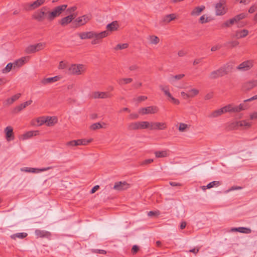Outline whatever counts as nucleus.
<instances>
[{"label": "nucleus", "mask_w": 257, "mask_h": 257, "mask_svg": "<svg viewBox=\"0 0 257 257\" xmlns=\"http://www.w3.org/2000/svg\"><path fill=\"white\" fill-rule=\"evenodd\" d=\"M138 122H139V130L149 128V121H142Z\"/></svg>", "instance_id": "2f4dec72"}, {"label": "nucleus", "mask_w": 257, "mask_h": 257, "mask_svg": "<svg viewBox=\"0 0 257 257\" xmlns=\"http://www.w3.org/2000/svg\"><path fill=\"white\" fill-rule=\"evenodd\" d=\"M57 121V119L56 117H46V123L47 125L49 126L54 125Z\"/></svg>", "instance_id": "a878e982"}, {"label": "nucleus", "mask_w": 257, "mask_h": 257, "mask_svg": "<svg viewBox=\"0 0 257 257\" xmlns=\"http://www.w3.org/2000/svg\"><path fill=\"white\" fill-rule=\"evenodd\" d=\"M67 5H63L55 8L52 12H47V19L49 21H53L55 18L59 16L62 12L67 8Z\"/></svg>", "instance_id": "7ed1b4c3"}, {"label": "nucleus", "mask_w": 257, "mask_h": 257, "mask_svg": "<svg viewBox=\"0 0 257 257\" xmlns=\"http://www.w3.org/2000/svg\"><path fill=\"white\" fill-rule=\"evenodd\" d=\"M158 111V107L156 106L153 105L140 108L139 110V113L142 115H145L157 113Z\"/></svg>", "instance_id": "423d86ee"}, {"label": "nucleus", "mask_w": 257, "mask_h": 257, "mask_svg": "<svg viewBox=\"0 0 257 257\" xmlns=\"http://www.w3.org/2000/svg\"><path fill=\"white\" fill-rule=\"evenodd\" d=\"M39 134L38 131H30L23 135V140L28 139L33 136H35Z\"/></svg>", "instance_id": "7c9ffc66"}, {"label": "nucleus", "mask_w": 257, "mask_h": 257, "mask_svg": "<svg viewBox=\"0 0 257 257\" xmlns=\"http://www.w3.org/2000/svg\"><path fill=\"white\" fill-rule=\"evenodd\" d=\"M66 145L68 147L76 146L75 140L71 141L66 143Z\"/></svg>", "instance_id": "69168bd1"}, {"label": "nucleus", "mask_w": 257, "mask_h": 257, "mask_svg": "<svg viewBox=\"0 0 257 257\" xmlns=\"http://www.w3.org/2000/svg\"><path fill=\"white\" fill-rule=\"evenodd\" d=\"M75 16H74L73 14H70V15L66 17L62 18L60 21V24L62 26H65L68 25V24L72 22V21L75 18Z\"/></svg>", "instance_id": "a211bd4d"}, {"label": "nucleus", "mask_w": 257, "mask_h": 257, "mask_svg": "<svg viewBox=\"0 0 257 257\" xmlns=\"http://www.w3.org/2000/svg\"><path fill=\"white\" fill-rule=\"evenodd\" d=\"M223 113V110L221 108L220 109H219L218 110H215L214 111H213L212 113L211 116L213 117H218V116H220V115H221Z\"/></svg>", "instance_id": "c03bdc74"}, {"label": "nucleus", "mask_w": 257, "mask_h": 257, "mask_svg": "<svg viewBox=\"0 0 257 257\" xmlns=\"http://www.w3.org/2000/svg\"><path fill=\"white\" fill-rule=\"evenodd\" d=\"M189 125L184 123H180L179 126V131L181 132H183L185 130L189 127Z\"/></svg>", "instance_id": "603ef678"}, {"label": "nucleus", "mask_w": 257, "mask_h": 257, "mask_svg": "<svg viewBox=\"0 0 257 257\" xmlns=\"http://www.w3.org/2000/svg\"><path fill=\"white\" fill-rule=\"evenodd\" d=\"M87 34L88 39H93L91 41V44L95 45L100 43L101 40L108 36L109 33L108 31H104L100 33L89 31L87 32Z\"/></svg>", "instance_id": "f257e3e1"}, {"label": "nucleus", "mask_w": 257, "mask_h": 257, "mask_svg": "<svg viewBox=\"0 0 257 257\" xmlns=\"http://www.w3.org/2000/svg\"><path fill=\"white\" fill-rule=\"evenodd\" d=\"M28 234L26 232L17 233L11 236V238L16 239L17 238L23 239L26 237Z\"/></svg>", "instance_id": "473e14b6"}, {"label": "nucleus", "mask_w": 257, "mask_h": 257, "mask_svg": "<svg viewBox=\"0 0 257 257\" xmlns=\"http://www.w3.org/2000/svg\"><path fill=\"white\" fill-rule=\"evenodd\" d=\"M238 109L239 112L247 109L249 107V105L246 103V102H244V101H243V103H240L238 106Z\"/></svg>", "instance_id": "8fccbe9b"}, {"label": "nucleus", "mask_w": 257, "mask_h": 257, "mask_svg": "<svg viewBox=\"0 0 257 257\" xmlns=\"http://www.w3.org/2000/svg\"><path fill=\"white\" fill-rule=\"evenodd\" d=\"M77 35L81 40L88 39L87 32L80 33Z\"/></svg>", "instance_id": "5fc2aeb1"}, {"label": "nucleus", "mask_w": 257, "mask_h": 257, "mask_svg": "<svg viewBox=\"0 0 257 257\" xmlns=\"http://www.w3.org/2000/svg\"><path fill=\"white\" fill-rule=\"evenodd\" d=\"M239 127L248 128L251 126V123L246 120H243L239 121Z\"/></svg>", "instance_id": "4c0bfd02"}, {"label": "nucleus", "mask_w": 257, "mask_h": 257, "mask_svg": "<svg viewBox=\"0 0 257 257\" xmlns=\"http://www.w3.org/2000/svg\"><path fill=\"white\" fill-rule=\"evenodd\" d=\"M130 187L129 184L126 182H116L113 186V189L118 191H123L128 189Z\"/></svg>", "instance_id": "ddd939ff"}, {"label": "nucleus", "mask_w": 257, "mask_h": 257, "mask_svg": "<svg viewBox=\"0 0 257 257\" xmlns=\"http://www.w3.org/2000/svg\"><path fill=\"white\" fill-rule=\"evenodd\" d=\"M25 52L27 54H32L37 52L34 45H30L27 47L25 50Z\"/></svg>", "instance_id": "58836bf2"}, {"label": "nucleus", "mask_w": 257, "mask_h": 257, "mask_svg": "<svg viewBox=\"0 0 257 257\" xmlns=\"http://www.w3.org/2000/svg\"><path fill=\"white\" fill-rule=\"evenodd\" d=\"M234 23H237L235 19L233 17L232 19H229V20L226 21L222 24L223 27H229L231 25H233Z\"/></svg>", "instance_id": "c9c22d12"}, {"label": "nucleus", "mask_w": 257, "mask_h": 257, "mask_svg": "<svg viewBox=\"0 0 257 257\" xmlns=\"http://www.w3.org/2000/svg\"><path fill=\"white\" fill-rule=\"evenodd\" d=\"M170 100L172 101L175 104L178 105L180 103V101L178 99H176L175 98L172 96L170 99Z\"/></svg>", "instance_id": "338daca9"}, {"label": "nucleus", "mask_w": 257, "mask_h": 257, "mask_svg": "<svg viewBox=\"0 0 257 257\" xmlns=\"http://www.w3.org/2000/svg\"><path fill=\"white\" fill-rule=\"evenodd\" d=\"M253 61L252 60H247L240 64L236 69L240 71H246L250 70L253 67Z\"/></svg>", "instance_id": "6e6552de"}, {"label": "nucleus", "mask_w": 257, "mask_h": 257, "mask_svg": "<svg viewBox=\"0 0 257 257\" xmlns=\"http://www.w3.org/2000/svg\"><path fill=\"white\" fill-rule=\"evenodd\" d=\"M205 9L204 6L195 7L191 12V15L192 16H198Z\"/></svg>", "instance_id": "aec40b11"}, {"label": "nucleus", "mask_w": 257, "mask_h": 257, "mask_svg": "<svg viewBox=\"0 0 257 257\" xmlns=\"http://www.w3.org/2000/svg\"><path fill=\"white\" fill-rule=\"evenodd\" d=\"M13 67V64L12 63H8L6 67L3 70L2 72L3 73H7L9 72Z\"/></svg>", "instance_id": "a18cd8bd"}, {"label": "nucleus", "mask_w": 257, "mask_h": 257, "mask_svg": "<svg viewBox=\"0 0 257 257\" xmlns=\"http://www.w3.org/2000/svg\"><path fill=\"white\" fill-rule=\"evenodd\" d=\"M76 146H85L88 144L92 141L91 139L86 140V139H79L75 140Z\"/></svg>", "instance_id": "c85d7f7f"}, {"label": "nucleus", "mask_w": 257, "mask_h": 257, "mask_svg": "<svg viewBox=\"0 0 257 257\" xmlns=\"http://www.w3.org/2000/svg\"><path fill=\"white\" fill-rule=\"evenodd\" d=\"M250 119L251 120L257 119V112L251 113L249 115Z\"/></svg>", "instance_id": "774afa93"}, {"label": "nucleus", "mask_w": 257, "mask_h": 257, "mask_svg": "<svg viewBox=\"0 0 257 257\" xmlns=\"http://www.w3.org/2000/svg\"><path fill=\"white\" fill-rule=\"evenodd\" d=\"M34 45L36 47V52H38L44 49V48L46 47V43H39Z\"/></svg>", "instance_id": "ea45409f"}, {"label": "nucleus", "mask_w": 257, "mask_h": 257, "mask_svg": "<svg viewBox=\"0 0 257 257\" xmlns=\"http://www.w3.org/2000/svg\"><path fill=\"white\" fill-rule=\"evenodd\" d=\"M199 93V91L195 88L188 91V94L190 97H193Z\"/></svg>", "instance_id": "09e8293b"}, {"label": "nucleus", "mask_w": 257, "mask_h": 257, "mask_svg": "<svg viewBox=\"0 0 257 257\" xmlns=\"http://www.w3.org/2000/svg\"><path fill=\"white\" fill-rule=\"evenodd\" d=\"M91 18L90 15H85L77 18L74 21L76 27L83 26L88 22Z\"/></svg>", "instance_id": "9d476101"}, {"label": "nucleus", "mask_w": 257, "mask_h": 257, "mask_svg": "<svg viewBox=\"0 0 257 257\" xmlns=\"http://www.w3.org/2000/svg\"><path fill=\"white\" fill-rule=\"evenodd\" d=\"M21 95V93H18L17 94L13 95L12 97H11V99L13 101V102H14L15 101L18 100L20 97Z\"/></svg>", "instance_id": "0e129e2a"}, {"label": "nucleus", "mask_w": 257, "mask_h": 257, "mask_svg": "<svg viewBox=\"0 0 257 257\" xmlns=\"http://www.w3.org/2000/svg\"><path fill=\"white\" fill-rule=\"evenodd\" d=\"M229 128L231 130H237L239 127V121H236L231 122L229 125Z\"/></svg>", "instance_id": "79ce46f5"}, {"label": "nucleus", "mask_w": 257, "mask_h": 257, "mask_svg": "<svg viewBox=\"0 0 257 257\" xmlns=\"http://www.w3.org/2000/svg\"><path fill=\"white\" fill-rule=\"evenodd\" d=\"M67 68V62L62 61L60 62L59 65L58 66V69H64Z\"/></svg>", "instance_id": "6e6d98bb"}, {"label": "nucleus", "mask_w": 257, "mask_h": 257, "mask_svg": "<svg viewBox=\"0 0 257 257\" xmlns=\"http://www.w3.org/2000/svg\"><path fill=\"white\" fill-rule=\"evenodd\" d=\"M176 19V16L175 14H171L169 15H167L165 16L163 19L162 21L163 22L166 23H169L171 21L174 20Z\"/></svg>", "instance_id": "4be33fe9"}, {"label": "nucleus", "mask_w": 257, "mask_h": 257, "mask_svg": "<svg viewBox=\"0 0 257 257\" xmlns=\"http://www.w3.org/2000/svg\"><path fill=\"white\" fill-rule=\"evenodd\" d=\"M112 96V94L109 92L94 91L91 94V98L93 99L110 98H111Z\"/></svg>", "instance_id": "0eeeda50"}, {"label": "nucleus", "mask_w": 257, "mask_h": 257, "mask_svg": "<svg viewBox=\"0 0 257 257\" xmlns=\"http://www.w3.org/2000/svg\"><path fill=\"white\" fill-rule=\"evenodd\" d=\"M185 76L183 74H180L175 76L171 75L170 78V81L171 83L174 82L175 81L179 80L183 78Z\"/></svg>", "instance_id": "e433bc0d"}, {"label": "nucleus", "mask_w": 257, "mask_h": 257, "mask_svg": "<svg viewBox=\"0 0 257 257\" xmlns=\"http://www.w3.org/2000/svg\"><path fill=\"white\" fill-rule=\"evenodd\" d=\"M32 103V100H30L27 101L17 106L15 108H14L13 110V112L14 113H17L21 111L22 109L26 108L27 106L30 105Z\"/></svg>", "instance_id": "f3484780"}, {"label": "nucleus", "mask_w": 257, "mask_h": 257, "mask_svg": "<svg viewBox=\"0 0 257 257\" xmlns=\"http://www.w3.org/2000/svg\"><path fill=\"white\" fill-rule=\"evenodd\" d=\"M150 43L152 45H157L160 42V39L155 35H150L148 37Z\"/></svg>", "instance_id": "b1692460"}, {"label": "nucleus", "mask_w": 257, "mask_h": 257, "mask_svg": "<svg viewBox=\"0 0 257 257\" xmlns=\"http://www.w3.org/2000/svg\"><path fill=\"white\" fill-rule=\"evenodd\" d=\"M160 89L164 92V94L167 96L169 99L172 96L169 92L168 86H163V85L160 86Z\"/></svg>", "instance_id": "72a5a7b5"}, {"label": "nucleus", "mask_w": 257, "mask_h": 257, "mask_svg": "<svg viewBox=\"0 0 257 257\" xmlns=\"http://www.w3.org/2000/svg\"><path fill=\"white\" fill-rule=\"evenodd\" d=\"M128 45L127 43L118 44L114 48L115 50H122L127 48Z\"/></svg>", "instance_id": "a19ab883"}, {"label": "nucleus", "mask_w": 257, "mask_h": 257, "mask_svg": "<svg viewBox=\"0 0 257 257\" xmlns=\"http://www.w3.org/2000/svg\"><path fill=\"white\" fill-rule=\"evenodd\" d=\"M248 34L247 30L243 29L240 31H237L234 35V37L237 39H241L246 37Z\"/></svg>", "instance_id": "412c9836"}, {"label": "nucleus", "mask_w": 257, "mask_h": 257, "mask_svg": "<svg viewBox=\"0 0 257 257\" xmlns=\"http://www.w3.org/2000/svg\"><path fill=\"white\" fill-rule=\"evenodd\" d=\"M220 185V183L219 181H212V182L209 183V184H208V185L206 186V187H207V188L210 189L214 186H215V187L219 186Z\"/></svg>", "instance_id": "37998d69"}, {"label": "nucleus", "mask_w": 257, "mask_h": 257, "mask_svg": "<svg viewBox=\"0 0 257 257\" xmlns=\"http://www.w3.org/2000/svg\"><path fill=\"white\" fill-rule=\"evenodd\" d=\"M6 133V138L8 141L14 140L15 139L13 128L11 126H8L5 129Z\"/></svg>", "instance_id": "dca6fc26"}, {"label": "nucleus", "mask_w": 257, "mask_h": 257, "mask_svg": "<svg viewBox=\"0 0 257 257\" xmlns=\"http://www.w3.org/2000/svg\"><path fill=\"white\" fill-rule=\"evenodd\" d=\"M139 122L138 121L133 122L127 124V130L130 131L139 130Z\"/></svg>", "instance_id": "cd10ccee"}, {"label": "nucleus", "mask_w": 257, "mask_h": 257, "mask_svg": "<svg viewBox=\"0 0 257 257\" xmlns=\"http://www.w3.org/2000/svg\"><path fill=\"white\" fill-rule=\"evenodd\" d=\"M85 71L84 65L82 64H72L68 69L67 73L70 75H79Z\"/></svg>", "instance_id": "20e7f679"}, {"label": "nucleus", "mask_w": 257, "mask_h": 257, "mask_svg": "<svg viewBox=\"0 0 257 257\" xmlns=\"http://www.w3.org/2000/svg\"><path fill=\"white\" fill-rule=\"evenodd\" d=\"M35 234L38 237H44L47 236L50 233L44 230L37 229L35 231Z\"/></svg>", "instance_id": "f704fd0d"}, {"label": "nucleus", "mask_w": 257, "mask_h": 257, "mask_svg": "<svg viewBox=\"0 0 257 257\" xmlns=\"http://www.w3.org/2000/svg\"><path fill=\"white\" fill-rule=\"evenodd\" d=\"M59 79L58 76H56L53 77L44 78L41 81L42 84L45 85L48 84L52 83L57 81Z\"/></svg>", "instance_id": "6ab92c4d"}, {"label": "nucleus", "mask_w": 257, "mask_h": 257, "mask_svg": "<svg viewBox=\"0 0 257 257\" xmlns=\"http://www.w3.org/2000/svg\"><path fill=\"white\" fill-rule=\"evenodd\" d=\"M231 67L229 64H226L217 70L212 71L209 76L211 79H215L218 77L227 75L231 70Z\"/></svg>", "instance_id": "f03ea898"}, {"label": "nucleus", "mask_w": 257, "mask_h": 257, "mask_svg": "<svg viewBox=\"0 0 257 257\" xmlns=\"http://www.w3.org/2000/svg\"><path fill=\"white\" fill-rule=\"evenodd\" d=\"M169 151L168 150L156 151L154 154L156 158H165L169 156Z\"/></svg>", "instance_id": "5701e85b"}, {"label": "nucleus", "mask_w": 257, "mask_h": 257, "mask_svg": "<svg viewBox=\"0 0 257 257\" xmlns=\"http://www.w3.org/2000/svg\"><path fill=\"white\" fill-rule=\"evenodd\" d=\"M231 112H239V109L238 106H234L232 104H231Z\"/></svg>", "instance_id": "e2e57ef3"}, {"label": "nucleus", "mask_w": 257, "mask_h": 257, "mask_svg": "<svg viewBox=\"0 0 257 257\" xmlns=\"http://www.w3.org/2000/svg\"><path fill=\"white\" fill-rule=\"evenodd\" d=\"M199 21L201 24L207 23L208 22V17L203 15L200 18Z\"/></svg>", "instance_id": "052dcab7"}, {"label": "nucleus", "mask_w": 257, "mask_h": 257, "mask_svg": "<svg viewBox=\"0 0 257 257\" xmlns=\"http://www.w3.org/2000/svg\"><path fill=\"white\" fill-rule=\"evenodd\" d=\"M132 81L133 79L131 78H120L117 80L118 84L121 86L129 84Z\"/></svg>", "instance_id": "bb28decb"}, {"label": "nucleus", "mask_w": 257, "mask_h": 257, "mask_svg": "<svg viewBox=\"0 0 257 257\" xmlns=\"http://www.w3.org/2000/svg\"><path fill=\"white\" fill-rule=\"evenodd\" d=\"M140 67L139 66L137 65V64H133V65H131L129 67H128V69L131 71H137L139 69Z\"/></svg>", "instance_id": "13d9d810"}, {"label": "nucleus", "mask_w": 257, "mask_h": 257, "mask_svg": "<svg viewBox=\"0 0 257 257\" xmlns=\"http://www.w3.org/2000/svg\"><path fill=\"white\" fill-rule=\"evenodd\" d=\"M102 127L103 126L100 122L94 123L90 126V128L92 130H95Z\"/></svg>", "instance_id": "3c124183"}, {"label": "nucleus", "mask_w": 257, "mask_h": 257, "mask_svg": "<svg viewBox=\"0 0 257 257\" xmlns=\"http://www.w3.org/2000/svg\"><path fill=\"white\" fill-rule=\"evenodd\" d=\"M37 122L39 126L42 125L44 123H46V117H39L37 119Z\"/></svg>", "instance_id": "bf43d9fd"}, {"label": "nucleus", "mask_w": 257, "mask_h": 257, "mask_svg": "<svg viewBox=\"0 0 257 257\" xmlns=\"http://www.w3.org/2000/svg\"><path fill=\"white\" fill-rule=\"evenodd\" d=\"M238 232L241 233H244L246 234H249L251 232V230L249 228H246L244 227H238Z\"/></svg>", "instance_id": "49530a36"}, {"label": "nucleus", "mask_w": 257, "mask_h": 257, "mask_svg": "<svg viewBox=\"0 0 257 257\" xmlns=\"http://www.w3.org/2000/svg\"><path fill=\"white\" fill-rule=\"evenodd\" d=\"M25 58H22L15 61L12 63V64H13V68L15 69L16 68H19L21 67L25 63Z\"/></svg>", "instance_id": "c756f323"}, {"label": "nucleus", "mask_w": 257, "mask_h": 257, "mask_svg": "<svg viewBox=\"0 0 257 257\" xmlns=\"http://www.w3.org/2000/svg\"><path fill=\"white\" fill-rule=\"evenodd\" d=\"M118 25L117 21H113L106 26V29L109 31H116L118 29Z\"/></svg>", "instance_id": "393cba45"}, {"label": "nucleus", "mask_w": 257, "mask_h": 257, "mask_svg": "<svg viewBox=\"0 0 257 257\" xmlns=\"http://www.w3.org/2000/svg\"><path fill=\"white\" fill-rule=\"evenodd\" d=\"M154 160L153 159H147V160H145L144 161H143L141 163V165H148L149 164H151L152 163V162H153Z\"/></svg>", "instance_id": "680f3d73"}, {"label": "nucleus", "mask_w": 257, "mask_h": 257, "mask_svg": "<svg viewBox=\"0 0 257 257\" xmlns=\"http://www.w3.org/2000/svg\"><path fill=\"white\" fill-rule=\"evenodd\" d=\"M226 3V0H220L215 6L216 14L218 16L223 15L225 13L223 6Z\"/></svg>", "instance_id": "9b49d317"}, {"label": "nucleus", "mask_w": 257, "mask_h": 257, "mask_svg": "<svg viewBox=\"0 0 257 257\" xmlns=\"http://www.w3.org/2000/svg\"><path fill=\"white\" fill-rule=\"evenodd\" d=\"M45 2V0H37L32 3H27L24 5V9L27 11H32L43 5Z\"/></svg>", "instance_id": "39448f33"}, {"label": "nucleus", "mask_w": 257, "mask_h": 257, "mask_svg": "<svg viewBox=\"0 0 257 257\" xmlns=\"http://www.w3.org/2000/svg\"><path fill=\"white\" fill-rule=\"evenodd\" d=\"M247 14L245 13H241L239 15L235 16L234 18L235 19L236 22L237 23L240 20L244 19L247 16Z\"/></svg>", "instance_id": "de8ad7c7"}, {"label": "nucleus", "mask_w": 257, "mask_h": 257, "mask_svg": "<svg viewBox=\"0 0 257 257\" xmlns=\"http://www.w3.org/2000/svg\"><path fill=\"white\" fill-rule=\"evenodd\" d=\"M167 128V125L165 122H150L149 129L154 130H165Z\"/></svg>", "instance_id": "f8f14e48"}, {"label": "nucleus", "mask_w": 257, "mask_h": 257, "mask_svg": "<svg viewBox=\"0 0 257 257\" xmlns=\"http://www.w3.org/2000/svg\"><path fill=\"white\" fill-rule=\"evenodd\" d=\"M52 167H48L42 169H36L33 168L25 167L21 169V171L29 173H37L39 172H44L52 169Z\"/></svg>", "instance_id": "4468645a"}, {"label": "nucleus", "mask_w": 257, "mask_h": 257, "mask_svg": "<svg viewBox=\"0 0 257 257\" xmlns=\"http://www.w3.org/2000/svg\"><path fill=\"white\" fill-rule=\"evenodd\" d=\"M45 10V8L44 7L40 10L36 11L33 15V18L38 22H42L45 19V16H47V13L44 11Z\"/></svg>", "instance_id": "1a4fd4ad"}, {"label": "nucleus", "mask_w": 257, "mask_h": 257, "mask_svg": "<svg viewBox=\"0 0 257 257\" xmlns=\"http://www.w3.org/2000/svg\"><path fill=\"white\" fill-rule=\"evenodd\" d=\"M223 113L226 112H231V104L227 105L222 108Z\"/></svg>", "instance_id": "4d7b16f0"}, {"label": "nucleus", "mask_w": 257, "mask_h": 257, "mask_svg": "<svg viewBox=\"0 0 257 257\" xmlns=\"http://www.w3.org/2000/svg\"><path fill=\"white\" fill-rule=\"evenodd\" d=\"M255 87H257V80L249 81L244 83L242 85V89L244 91H247Z\"/></svg>", "instance_id": "2eb2a0df"}, {"label": "nucleus", "mask_w": 257, "mask_h": 257, "mask_svg": "<svg viewBox=\"0 0 257 257\" xmlns=\"http://www.w3.org/2000/svg\"><path fill=\"white\" fill-rule=\"evenodd\" d=\"M239 44V42L237 41H229L226 43V45L231 48L237 46Z\"/></svg>", "instance_id": "864d4df0"}]
</instances>
